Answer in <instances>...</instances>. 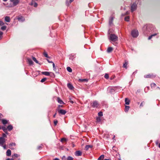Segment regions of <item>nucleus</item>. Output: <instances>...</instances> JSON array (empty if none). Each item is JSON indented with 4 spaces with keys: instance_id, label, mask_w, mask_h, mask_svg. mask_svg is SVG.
<instances>
[{
    "instance_id": "f257e3e1",
    "label": "nucleus",
    "mask_w": 160,
    "mask_h": 160,
    "mask_svg": "<svg viewBox=\"0 0 160 160\" xmlns=\"http://www.w3.org/2000/svg\"><path fill=\"white\" fill-rule=\"evenodd\" d=\"M6 139L0 137V146L2 147L4 149H6Z\"/></svg>"
},
{
    "instance_id": "f03ea898",
    "label": "nucleus",
    "mask_w": 160,
    "mask_h": 160,
    "mask_svg": "<svg viewBox=\"0 0 160 160\" xmlns=\"http://www.w3.org/2000/svg\"><path fill=\"white\" fill-rule=\"evenodd\" d=\"M110 40L113 42H115L118 40V37L114 34H111L109 37Z\"/></svg>"
},
{
    "instance_id": "7ed1b4c3",
    "label": "nucleus",
    "mask_w": 160,
    "mask_h": 160,
    "mask_svg": "<svg viewBox=\"0 0 160 160\" xmlns=\"http://www.w3.org/2000/svg\"><path fill=\"white\" fill-rule=\"evenodd\" d=\"M131 35L133 38H136L138 36L139 32L137 30H133L131 32Z\"/></svg>"
},
{
    "instance_id": "20e7f679",
    "label": "nucleus",
    "mask_w": 160,
    "mask_h": 160,
    "mask_svg": "<svg viewBox=\"0 0 160 160\" xmlns=\"http://www.w3.org/2000/svg\"><path fill=\"white\" fill-rule=\"evenodd\" d=\"M150 27V25H145L142 28V30L143 32L145 33H147V31L149 32L148 28Z\"/></svg>"
},
{
    "instance_id": "39448f33",
    "label": "nucleus",
    "mask_w": 160,
    "mask_h": 160,
    "mask_svg": "<svg viewBox=\"0 0 160 160\" xmlns=\"http://www.w3.org/2000/svg\"><path fill=\"white\" fill-rule=\"evenodd\" d=\"M137 7V4L136 2H134L131 6V11L133 12L134 11H135Z\"/></svg>"
},
{
    "instance_id": "423d86ee",
    "label": "nucleus",
    "mask_w": 160,
    "mask_h": 160,
    "mask_svg": "<svg viewBox=\"0 0 160 160\" xmlns=\"http://www.w3.org/2000/svg\"><path fill=\"white\" fill-rule=\"evenodd\" d=\"M10 1L12 3L13 6H17L19 2V0H10Z\"/></svg>"
},
{
    "instance_id": "0eeeda50",
    "label": "nucleus",
    "mask_w": 160,
    "mask_h": 160,
    "mask_svg": "<svg viewBox=\"0 0 160 160\" xmlns=\"http://www.w3.org/2000/svg\"><path fill=\"white\" fill-rule=\"evenodd\" d=\"M99 105V104L97 101H93L92 104V107L94 108H97Z\"/></svg>"
},
{
    "instance_id": "6e6552de",
    "label": "nucleus",
    "mask_w": 160,
    "mask_h": 160,
    "mask_svg": "<svg viewBox=\"0 0 160 160\" xmlns=\"http://www.w3.org/2000/svg\"><path fill=\"white\" fill-rule=\"evenodd\" d=\"M58 112L62 115H65L66 113V111L64 110L60 109L58 110Z\"/></svg>"
},
{
    "instance_id": "1a4fd4ad",
    "label": "nucleus",
    "mask_w": 160,
    "mask_h": 160,
    "mask_svg": "<svg viewBox=\"0 0 160 160\" xmlns=\"http://www.w3.org/2000/svg\"><path fill=\"white\" fill-rule=\"evenodd\" d=\"M155 77V75H154L152 74H148L144 76V77L147 78H154Z\"/></svg>"
},
{
    "instance_id": "9d476101",
    "label": "nucleus",
    "mask_w": 160,
    "mask_h": 160,
    "mask_svg": "<svg viewBox=\"0 0 160 160\" xmlns=\"http://www.w3.org/2000/svg\"><path fill=\"white\" fill-rule=\"evenodd\" d=\"M75 154L77 156H81L82 155V152L80 151H77L75 152Z\"/></svg>"
},
{
    "instance_id": "9b49d317",
    "label": "nucleus",
    "mask_w": 160,
    "mask_h": 160,
    "mask_svg": "<svg viewBox=\"0 0 160 160\" xmlns=\"http://www.w3.org/2000/svg\"><path fill=\"white\" fill-rule=\"evenodd\" d=\"M109 92L111 93H113L115 91V90H116L115 87L113 88H109Z\"/></svg>"
},
{
    "instance_id": "f8f14e48",
    "label": "nucleus",
    "mask_w": 160,
    "mask_h": 160,
    "mask_svg": "<svg viewBox=\"0 0 160 160\" xmlns=\"http://www.w3.org/2000/svg\"><path fill=\"white\" fill-rule=\"evenodd\" d=\"M113 20V18L112 17H110L109 19V25L111 26L112 24V22Z\"/></svg>"
},
{
    "instance_id": "ddd939ff",
    "label": "nucleus",
    "mask_w": 160,
    "mask_h": 160,
    "mask_svg": "<svg viewBox=\"0 0 160 160\" xmlns=\"http://www.w3.org/2000/svg\"><path fill=\"white\" fill-rule=\"evenodd\" d=\"M68 87L70 90H73L74 88V87L72 84L70 83H68L67 84Z\"/></svg>"
},
{
    "instance_id": "4468645a",
    "label": "nucleus",
    "mask_w": 160,
    "mask_h": 160,
    "mask_svg": "<svg viewBox=\"0 0 160 160\" xmlns=\"http://www.w3.org/2000/svg\"><path fill=\"white\" fill-rule=\"evenodd\" d=\"M92 145H86L85 146V149L86 151H87V150H88L89 148H92Z\"/></svg>"
},
{
    "instance_id": "2eb2a0df",
    "label": "nucleus",
    "mask_w": 160,
    "mask_h": 160,
    "mask_svg": "<svg viewBox=\"0 0 160 160\" xmlns=\"http://www.w3.org/2000/svg\"><path fill=\"white\" fill-rule=\"evenodd\" d=\"M27 60L28 63L30 65H31L33 64V62L31 59L30 58H28L27 59Z\"/></svg>"
},
{
    "instance_id": "dca6fc26",
    "label": "nucleus",
    "mask_w": 160,
    "mask_h": 160,
    "mask_svg": "<svg viewBox=\"0 0 160 160\" xmlns=\"http://www.w3.org/2000/svg\"><path fill=\"white\" fill-rule=\"evenodd\" d=\"M11 151L10 149H8L6 152V155L7 156H10L11 155Z\"/></svg>"
},
{
    "instance_id": "f3484780",
    "label": "nucleus",
    "mask_w": 160,
    "mask_h": 160,
    "mask_svg": "<svg viewBox=\"0 0 160 160\" xmlns=\"http://www.w3.org/2000/svg\"><path fill=\"white\" fill-rule=\"evenodd\" d=\"M30 5L33 6L35 7H37L38 6V4L36 2H34L33 1L31 2Z\"/></svg>"
},
{
    "instance_id": "a211bd4d",
    "label": "nucleus",
    "mask_w": 160,
    "mask_h": 160,
    "mask_svg": "<svg viewBox=\"0 0 160 160\" xmlns=\"http://www.w3.org/2000/svg\"><path fill=\"white\" fill-rule=\"evenodd\" d=\"M113 48L112 47H108L107 50V52L108 53H110L112 52L113 50Z\"/></svg>"
},
{
    "instance_id": "6ab92c4d",
    "label": "nucleus",
    "mask_w": 160,
    "mask_h": 160,
    "mask_svg": "<svg viewBox=\"0 0 160 160\" xmlns=\"http://www.w3.org/2000/svg\"><path fill=\"white\" fill-rule=\"evenodd\" d=\"M5 21L8 22H10V18L8 16H6L5 18Z\"/></svg>"
},
{
    "instance_id": "aec40b11",
    "label": "nucleus",
    "mask_w": 160,
    "mask_h": 160,
    "mask_svg": "<svg viewBox=\"0 0 160 160\" xmlns=\"http://www.w3.org/2000/svg\"><path fill=\"white\" fill-rule=\"evenodd\" d=\"M125 104L126 105H129L130 102L129 99L127 98H125Z\"/></svg>"
},
{
    "instance_id": "412c9836",
    "label": "nucleus",
    "mask_w": 160,
    "mask_h": 160,
    "mask_svg": "<svg viewBox=\"0 0 160 160\" xmlns=\"http://www.w3.org/2000/svg\"><path fill=\"white\" fill-rule=\"evenodd\" d=\"M42 74L47 76H49L50 75V73L48 72H42Z\"/></svg>"
},
{
    "instance_id": "4be33fe9",
    "label": "nucleus",
    "mask_w": 160,
    "mask_h": 160,
    "mask_svg": "<svg viewBox=\"0 0 160 160\" xmlns=\"http://www.w3.org/2000/svg\"><path fill=\"white\" fill-rule=\"evenodd\" d=\"M57 101L60 104H63V102L59 98H57Z\"/></svg>"
},
{
    "instance_id": "5701e85b",
    "label": "nucleus",
    "mask_w": 160,
    "mask_h": 160,
    "mask_svg": "<svg viewBox=\"0 0 160 160\" xmlns=\"http://www.w3.org/2000/svg\"><path fill=\"white\" fill-rule=\"evenodd\" d=\"M12 128L13 127L11 125H9L7 127V129H8L9 131L11 130Z\"/></svg>"
},
{
    "instance_id": "b1692460",
    "label": "nucleus",
    "mask_w": 160,
    "mask_h": 160,
    "mask_svg": "<svg viewBox=\"0 0 160 160\" xmlns=\"http://www.w3.org/2000/svg\"><path fill=\"white\" fill-rule=\"evenodd\" d=\"M18 19L19 21L21 22H23L25 20L24 18L22 17L18 18Z\"/></svg>"
},
{
    "instance_id": "393cba45",
    "label": "nucleus",
    "mask_w": 160,
    "mask_h": 160,
    "mask_svg": "<svg viewBox=\"0 0 160 160\" xmlns=\"http://www.w3.org/2000/svg\"><path fill=\"white\" fill-rule=\"evenodd\" d=\"M75 55L74 54L73 55L72 54L70 55V57H69V59L70 60H72L74 59V58H75Z\"/></svg>"
},
{
    "instance_id": "a878e982",
    "label": "nucleus",
    "mask_w": 160,
    "mask_h": 160,
    "mask_svg": "<svg viewBox=\"0 0 160 160\" xmlns=\"http://www.w3.org/2000/svg\"><path fill=\"white\" fill-rule=\"evenodd\" d=\"M130 108V107L129 106H126L125 107V111L126 112H128Z\"/></svg>"
},
{
    "instance_id": "bb28decb",
    "label": "nucleus",
    "mask_w": 160,
    "mask_h": 160,
    "mask_svg": "<svg viewBox=\"0 0 160 160\" xmlns=\"http://www.w3.org/2000/svg\"><path fill=\"white\" fill-rule=\"evenodd\" d=\"M128 62L126 60L125 63H124L123 64V67L127 69V66L128 65Z\"/></svg>"
},
{
    "instance_id": "cd10ccee",
    "label": "nucleus",
    "mask_w": 160,
    "mask_h": 160,
    "mask_svg": "<svg viewBox=\"0 0 160 160\" xmlns=\"http://www.w3.org/2000/svg\"><path fill=\"white\" fill-rule=\"evenodd\" d=\"M104 155H101L98 158V160H102L103 159Z\"/></svg>"
},
{
    "instance_id": "c85d7f7f",
    "label": "nucleus",
    "mask_w": 160,
    "mask_h": 160,
    "mask_svg": "<svg viewBox=\"0 0 160 160\" xmlns=\"http://www.w3.org/2000/svg\"><path fill=\"white\" fill-rule=\"evenodd\" d=\"M67 70L69 72H71L72 71V69L70 67H68L67 68Z\"/></svg>"
},
{
    "instance_id": "c756f323",
    "label": "nucleus",
    "mask_w": 160,
    "mask_h": 160,
    "mask_svg": "<svg viewBox=\"0 0 160 160\" xmlns=\"http://www.w3.org/2000/svg\"><path fill=\"white\" fill-rule=\"evenodd\" d=\"M2 122L3 124H6L8 122V121L6 119H2Z\"/></svg>"
},
{
    "instance_id": "7c9ffc66",
    "label": "nucleus",
    "mask_w": 160,
    "mask_h": 160,
    "mask_svg": "<svg viewBox=\"0 0 160 160\" xmlns=\"http://www.w3.org/2000/svg\"><path fill=\"white\" fill-rule=\"evenodd\" d=\"M157 34V33H154V34L151 35H150V36H149L148 37V40L151 39L153 36H156Z\"/></svg>"
},
{
    "instance_id": "2f4dec72",
    "label": "nucleus",
    "mask_w": 160,
    "mask_h": 160,
    "mask_svg": "<svg viewBox=\"0 0 160 160\" xmlns=\"http://www.w3.org/2000/svg\"><path fill=\"white\" fill-rule=\"evenodd\" d=\"M1 129H2L4 132H6L7 131V128L4 126H3L2 127H1Z\"/></svg>"
},
{
    "instance_id": "473e14b6",
    "label": "nucleus",
    "mask_w": 160,
    "mask_h": 160,
    "mask_svg": "<svg viewBox=\"0 0 160 160\" xmlns=\"http://www.w3.org/2000/svg\"><path fill=\"white\" fill-rule=\"evenodd\" d=\"M16 146V143L15 142H12L10 143L9 144V146L10 147H12V146Z\"/></svg>"
},
{
    "instance_id": "72a5a7b5",
    "label": "nucleus",
    "mask_w": 160,
    "mask_h": 160,
    "mask_svg": "<svg viewBox=\"0 0 160 160\" xmlns=\"http://www.w3.org/2000/svg\"><path fill=\"white\" fill-rule=\"evenodd\" d=\"M32 59H33V60L35 62L37 63H38L39 64H40L39 63V62H38V60H37L36 59V58L34 57H32Z\"/></svg>"
},
{
    "instance_id": "f704fd0d",
    "label": "nucleus",
    "mask_w": 160,
    "mask_h": 160,
    "mask_svg": "<svg viewBox=\"0 0 160 160\" xmlns=\"http://www.w3.org/2000/svg\"><path fill=\"white\" fill-rule=\"evenodd\" d=\"M72 2H70V1L69 2L68 1V0H67L66 2V5L67 6H68Z\"/></svg>"
},
{
    "instance_id": "c9c22d12",
    "label": "nucleus",
    "mask_w": 160,
    "mask_h": 160,
    "mask_svg": "<svg viewBox=\"0 0 160 160\" xmlns=\"http://www.w3.org/2000/svg\"><path fill=\"white\" fill-rule=\"evenodd\" d=\"M124 20L125 21H127V22H128L129 21V16H127V17H126L125 18H124Z\"/></svg>"
},
{
    "instance_id": "e433bc0d",
    "label": "nucleus",
    "mask_w": 160,
    "mask_h": 160,
    "mask_svg": "<svg viewBox=\"0 0 160 160\" xmlns=\"http://www.w3.org/2000/svg\"><path fill=\"white\" fill-rule=\"evenodd\" d=\"M98 115L99 116H100V117H101V116H103V113H102V112H99L98 113Z\"/></svg>"
},
{
    "instance_id": "4c0bfd02",
    "label": "nucleus",
    "mask_w": 160,
    "mask_h": 160,
    "mask_svg": "<svg viewBox=\"0 0 160 160\" xmlns=\"http://www.w3.org/2000/svg\"><path fill=\"white\" fill-rule=\"evenodd\" d=\"M7 137V136L6 134L5 133H3L2 134V137H0V138H6Z\"/></svg>"
},
{
    "instance_id": "58836bf2",
    "label": "nucleus",
    "mask_w": 160,
    "mask_h": 160,
    "mask_svg": "<svg viewBox=\"0 0 160 160\" xmlns=\"http://www.w3.org/2000/svg\"><path fill=\"white\" fill-rule=\"evenodd\" d=\"M67 160H73V158L71 156H68L67 157Z\"/></svg>"
},
{
    "instance_id": "ea45409f",
    "label": "nucleus",
    "mask_w": 160,
    "mask_h": 160,
    "mask_svg": "<svg viewBox=\"0 0 160 160\" xmlns=\"http://www.w3.org/2000/svg\"><path fill=\"white\" fill-rule=\"evenodd\" d=\"M104 78L106 79H108L109 78V75L107 73H106L104 75Z\"/></svg>"
},
{
    "instance_id": "a19ab883",
    "label": "nucleus",
    "mask_w": 160,
    "mask_h": 160,
    "mask_svg": "<svg viewBox=\"0 0 160 160\" xmlns=\"http://www.w3.org/2000/svg\"><path fill=\"white\" fill-rule=\"evenodd\" d=\"M47 79V78H44L42 79L41 80V82H44Z\"/></svg>"
},
{
    "instance_id": "79ce46f5",
    "label": "nucleus",
    "mask_w": 160,
    "mask_h": 160,
    "mask_svg": "<svg viewBox=\"0 0 160 160\" xmlns=\"http://www.w3.org/2000/svg\"><path fill=\"white\" fill-rule=\"evenodd\" d=\"M7 27L6 26H3L1 28V29L2 30H5L6 29Z\"/></svg>"
},
{
    "instance_id": "37998d69",
    "label": "nucleus",
    "mask_w": 160,
    "mask_h": 160,
    "mask_svg": "<svg viewBox=\"0 0 160 160\" xmlns=\"http://www.w3.org/2000/svg\"><path fill=\"white\" fill-rule=\"evenodd\" d=\"M44 56L46 58H48V55L46 52H44L43 53Z\"/></svg>"
},
{
    "instance_id": "c03bdc74",
    "label": "nucleus",
    "mask_w": 160,
    "mask_h": 160,
    "mask_svg": "<svg viewBox=\"0 0 160 160\" xmlns=\"http://www.w3.org/2000/svg\"><path fill=\"white\" fill-rule=\"evenodd\" d=\"M96 119L97 122H100L101 120L100 118L99 117H97Z\"/></svg>"
},
{
    "instance_id": "a18cd8bd",
    "label": "nucleus",
    "mask_w": 160,
    "mask_h": 160,
    "mask_svg": "<svg viewBox=\"0 0 160 160\" xmlns=\"http://www.w3.org/2000/svg\"><path fill=\"white\" fill-rule=\"evenodd\" d=\"M52 66H53V67L54 70L56 71V68L55 67V64L54 63H53Z\"/></svg>"
},
{
    "instance_id": "49530a36",
    "label": "nucleus",
    "mask_w": 160,
    "mask_h": 160,
    "mask_svg": "<svg viewBox=\"0 0 160 160\" xmlns=\"http://www.w3.org/2000/svg\"><path fill=\"white\" fill-rule=\"evenodd\" d=\"M152 88V87H155L156 86V84L154 83H152L151 85Z\"/></svg>"
},
{
    "instance_id": "de8ad7c7",
    "label": "nucleus",
    "mask_w": 160,
    "mask_h": 160,
    "mask_svg": "<svg viewBox=\"0 0 160 160\" xmlns=\"http://www.w3.org/2000/svg\"><path fill=\"white\" fill-rule=\"evenodd\" d=\"M3 34V32L0 31V39H1Z\"/></svg>"
},
{
    "instance_id": "09e8293b",
    "label": "nucleus",
    "mask_w": 160,
    "mask_h": 160,
    "mask_svg": "<svg viewBox=\"0 0 160 160\" xmlns=\"http://www.w3.org/2000/svg\"><path fill=\"white\" fill-rule=\"evenodd\" d=\"M58 122V121L57 120H55L54 121V123L55 126L57 125Z\"/></svg>"
},
{
    "instance_id": "8fccbe9b",
    "label": "nucleus",
    "mask_w": 160,
    "mask_h": 160,
    "mask_svg": "<svg viewBox=\"0 0 160 160\" xmlns=\"http://www.w3.org/2000/svg\"><path fill=\"white\" fill-rule=\"evenodd\" d=\"M4 24V23H3V22L2 21L0 20V26H2Z\"/></svg>"
},
{
    "instance_id": "3c124183",
    "label": "nucleus",
    "mask_w": 160,
    "mask_h": 160,
    "mask_svg": "<svg viewBox=\"0 0 160 160\" xmlns=\"http://www.w3.org/2000/svg\"><path fill=\"white\" fill-rule=\"evenodd\" d=\"M14 156L16 158H18L19 156V155L17 154H14L12 157Z\"/></svg>"
},
{
    "instance_id": "603ef678",
    "label": "nucleus",
    "mask_w": 160,
    "mask_h": 160,
    "mask_svg": "<svg viewBox=\"0 0 160 160\" xmlns=\"http://www.w3.org/2000/svg\"><path fill=\"white\" fill-rule=\"evenodd\" d=\"M67 141V139L65 138H62L61 139V141L63 142V141Z\"/></svg>"
},
{
    "instance_id": "864d4df0",
    "label": "nucleus",
    "mask_w": 160,
    "mask_h": 160,
    "mask_svg": "<svg viewBox=\"0 0 160 160\" xmlns=\"http://www.w3.org/2000/svg\"><path fill=\"white\" fill-rule=\"evenodd\" d=\"M47 60L48 62L49 63H52V64H53V63H54V62H52V61H49L48 59H47Z\"/></svg>"
},
{
    "instance_id": "5fc2aeb1",
    "label": "nucleus",
    "mask_w": 160,
    "mask_h": 160,
    "mask_svg": "<svg viewBox=\"0 0 160 160\" xmlns=\"http://www.w3.org/2000/svg\"><path fill=\"white\" fill-rule=\"evenodd\" d=\"M3 115L1 113H0V120H1V119L3 117Z\"/></svg>"
},
{
    "instance_id": "6e6d98bb",
    "label": "nucleus",
    "mask_w": 160,
    "mask_h": 160,
    "mask_svg": "<svg viewBox=\"0 0 160 160\" xmlns=\"http://www.w3.org/2000/svg\"><path fill=\"white\" fill-rule=\"evenodd\" d=\"M41 148H42V147L41 146H39L37 148V149L38 150L40 149Z\"/></svg>"
},
{
    "instance_id": "4d7b16f0",
    "label": "nucleus",
    "mask_w": 160,
    "mask_h": 160,
    "mask_svg": "<svg viewBox=\"0 0 160 160\" xmlns=\"http://www.w3.org/2000/svg\"><path fill=\"white\" fill-rule=\"evenodd\" d=\"M143 103H144V102H142L141 103V104H140V107H142V106H143Z\"/></svg>"
},
{
    "instance_id": "13d9d810",
    "label": "nucleus",
    "mask_w": 160,
    "mask_h": 160,
    "mask_svg": "<svg viewBox=\"0 0 160 160\" xmlns=\"http://www.w3.org/2000/svg\"><path fill=\"white\" fill-rule=\"evenodd\" d=\"M53 160H60L58 158H56L53 159Z\"/></svg>"
},
{
    "instance_id": "bf43d9fd",
    "label": "nucleus",
    "mask_w": 160,
    "mask_h": 160,
    "mask_svg": "<svg viewBox=\"0 0 160 160\" xmlns=\"http://www.w3.org/2000/svg\"><path fill=\"white\" fill-rule=\"evenodd\" d=\"M56 113L55 114H54L53 115V117L54 118H55V117H56Z\"/></svg>"
},
{
    "instance_id": "052dcab7",
    "label": "nucleus",
    "mask_w": 160,
    "mask_h": 160,
    "mask_svg": "<svg viewBox=\"0 0 160 160\" xmlns=\"http://www.w3.org/2000/svg\"><path fill=\"white\" fill-rule=\"evenodd\" d=\"M9 148H10L11 149H12H12H14V148H12V147H9Z\"/></svg>"
},
{
    "instance_id": "680f3d73",
    "label": "nucleus",
    "mask_w": 160,
    "mask_h": 160,
    "mask_svg": "<svg viewBox=\"0 0 160 160\" xmlns=\"http://www.w3.org/2000/svg\"><path fill=\"white\" fill-rule=\"evenodd\" d=\"M4 132L6 134H8V133L7 132V131L6 132Z\"/></svg>"
},
{
    "instance_id": "e2e57ef3",
    "label": "nucleus",
    "mask_w": 160,
    "mask_h": 160,
    "mask_svg": "<svg viewBox=\"0 0 160 160\" xmlns=\"http://www.w3.org/2000/svg\"><path fill=\"white\" fill-rule=\"evenodd\" d=\"M74 1V0H70V1L71 2H72Z\"/></svg>"
},
{
    "instance_id": "0e129e2a",
    "label": "nucleus",
    "mask_w": 160,
    "mask_h": 160,
    "mask_svg": "<svg viewBox=\"0 0 160 160\" xmlns=\"http://www.w3.org/2000/svg\"><path fill=\"white\" fill-rule=\"evenodd\" d=\"M115 138V136H114L112 138H113V139H114Z\"/></svg>"
},
{
    "instance_id": "69168bd1",
    "label": "nucleus",
    "mask_w": 160,
    "mask_h": 160,
    "mask_svg": "<svg viewBox=\"0 0 160 160\" xmlns=\"http://www.w3.org/2000/svg\"><path fill=\"white\" fill-rule=\"evenodd\" d=\"M158 147L160 148V143L159 144Z\"/></svg>"
},
{
    "instance_id": "338daca9",
    "label": "nucleus",
    "mask_w": 160,
    "mask_h": 160,
    "mask_svg": "<svg viewBox=\"0 0 160 160\" xmlns=\"http://www.w3.org/2000/svg\"><path fill=\"white\" fill-rule=\"evenodd\" d=\"M104 160H110L109 159H104Z\"/></svg>"
},
{
    "instance_id": "774afa93",
    "label": "nucleus",
    "mask_w": 160,
    "mask_h": 160,
    "mask_svg": "<svg viewBox=\"0 0 160 160\" xmlns=\"http://www.w3.org/2000/svg\"><path fill=\"white\" fill-rule=\"evenodd\" d=\"M6 160H10V159L9 158H8L7 159H6Z\"/></svg>"
}]
</instances>
